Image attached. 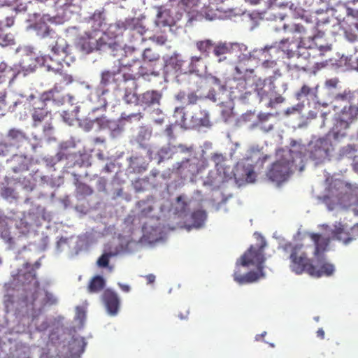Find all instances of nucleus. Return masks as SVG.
<instances>
[{
	"instance_id": "22",
	"label": "nucleus",
	"mask_w": 358,
	"mask_h": 358,
	"mask_svg": "<svg viewBox=\"0 0 358 358\" xmlns=\"http://www.w3.org/2000/svg\"><path fill=\"white\" fill-rule=\"evenodd\" d=\"M252 85L254 86V91L257 93L259 97L260 101L268 96L267 92L264 90L266 85V80L260 78H252Z\"/></svg>"
},
{
	"instance_id": "58",
	"label": "nucleus",
	"mask_w": 358,
	"mask_h": 358,
	"mask_svg": "<svg viewBox=\"0 0 358 358\" xmlns=\"http://www.w3.org/2000/svg\"><path fill=\"white\" fill-rule=\"evenodd\" d=\"M273 115L271 113H260L258 115V119L260 122H264L267 121Z\"/></svg>"
},
{
	"instance_id": "32",
	"label": "nucleus",
	"mask_w": 358,
	"mask_h": 358,
	"mask_svg": "<svg viewBox=\"0 0 358 358\" xmlns=\"http://www.w3.org/2000/svg\"><path fill=\"white\" fill-rule=\"evenodd\" d=\"M15 44V39L10 33H6L5 29L0 27V45L8 46Z\"/></svg>"
},
{
	"instance_id": "33",
	"label": "nucleus",
	"mask_w": 358,
	"mask_h": 358,
	"mask_svg": "<svg viewBox=\"0 0 358 358\" xmlns=\"http://www.w3.org/2000/svg\"><path fill=\"white\" fill-rule=\"evenodd\" d=\"M196 46L200 52L206 55V56H208L210 51L213 47V43L210 40L206 39L203 41H197L196 43Z\"/></svg>"
},
{
	"instance_id": "44",
	"label": "nucleus",
	"mask_w": 358,
	"mask_h": 358,
	"mask_svg": "<svg viewBox=\"0 0 358 358\" xmlns=\"http://www.w3.org/2000/svg\"><path fill=\"white\" fill-rule=\"evenodd\" d=\"M36 28L37 29V35L42 38H45L50 34V29L45 23L37 24Z\"/></svg>"
},
{
	"instance_id": "39",
	"label": "nucleus",
	"mask_w": 358,
	"mask_h": 358,
	"mask_svg": "<svg viewBox=\"0 0 358 358\" xmlns=\"http://www.w3.org/2000/svg\"><path fill=\"white\" fill-rule=\"evenodd\" d=\"M115 254L113 252H105L103 253L98 259L96 262V264L100 268H106L109 267L110 270H112V267L109 266V261L110 258L113 256H114Z\"/></svg>"
},
{
	"instance_id": "24",
	"label": "nucleus",
	"mask_w": 358,
	"mask_h": 358,
	"mask_svg": "<svg viewBox=\"0 0 358 358\" xmlns=\"http://www.w3.org/2000/svg\"><path fill=\"white\" fill-rule=\"evenodd\" d=\"M10 145H15L27 139L25 134L19 129H11L7 135Z\"/></svg>"
},
{
	"instance_id": "37",
	"label": "nucleus",
	"mask_w": 358,
	"mask_h": 358,
	"mask_svg": "<svg viewBox=\"0 0 358 358\" xmlns=\"http://www.w3.org/2000/svg\"><path fill=\"white\" fill-rule=\"evenodd\" d=\"M291 43L288 39L282 40L280 42L278 48L280 49L284 53L286 54L287 58L291 59L295 57V52L289 48Z\"/></svg>"
},
{
	"instance_id": "1",
	"label": "nucleus",
	"mask_w": 358,
	"mask_h": 358,
	"mask_svg": "<svg viewBox=\"0 0 358 358\" xmlns=\"http://www.w3.org/2000/svg\"><path fill=\"white\" fill-rule=\"evenodd\" d=\"M356 97L355 92L347 90L335 95L333 101L336 111L334 122L328 136L336 140L346 136V130L358 119V104H355Z\"/></svg>"
},
{
	"instance_id": "16",
	"label": "nucleus",
	"mask_w": 358,
	"mask_h": 358,
	"mask_svg": "<svg viewBox=\"0 0 358 358\" xmlns=\"http://www.w3.org/2000/svg\"><path fill=\"white\" fill-rule=\"evenodd\" d=\"M310 268L309 275L315 278L331 276L335 271L334 265L327 262L322 263L318 269L313 264H312Z\"/></svg>"
},
{
	"instance_id": "17",
	"label": "nucleus",
	"mask_w": 358,
	"mask_h": 358,
	"mask_svg": "<svg viewBox=\"0 0 358 358\" xmlns=\"http://www.w3.org/2000/svg\"><path fill=\"white\" fill-rule=\"evenodd\" d=\"M179 59L177 54H174L165 60L164 73L166 77L178 78L179 73Z\"/></svg>"
},
{
	"instance_id": "12",
	"label": "nucleus",
	"mask_w": 358,
	"mask_h": 358,
	"mask_svg": "<svg viewBox=\"0 0 358 358\" xmlns=\"http://www.w3.org/2000/svg\"><path fill=\"white\" fill-rule=\"evenodd\" d=\"M203 66L204 64L201 57H192L189 61H180V73H199L201 71Z\"/></svg>"
},
{
	"instance_id": "63",
	"label": "nucleus",
	"mask_w": 358,
	"mask_h": 358,
	"mask_svg": "<svg viewBox=\"0 0 358 358\" xmlns=\"http://www.w3.org/2000/svg\"><path fill=\"white\" fill-rule=\"evenodd\" d=\"M316 334H317V336L318 338H320V339H324V334H324V330H323L322 328H320V329L317 331Z\"/></svg>"
},
{
	"instance_id": "7",
	"label": "nucleus",
	"mask_w": 358,
	"mask_h": 358,
	"mask_svg": "<svg viewBox=\"0 0 358 358\" xmlns=\"http://www.w3.org/2000/svg\"><path fill=\"white\" fill-rule=\"evenodd\" d=\"M180 154L187 155L182 157L180 162V175L184 178L191 177L198 173L199 159L196 157V149L193 145L189 147L180 145Z\"/></svg>"
},
{
	"instance_id": "56",
	"label": "nucleus",
	"mask_w": 358,
	"mask_h": 358,
	"mask_svg": "<svg viewBox=\"0 0 358 358\" xmlns=\"http://www.w3.org/2000/svg\"><path fill=\"white\" fill-rule=\"evenodd\" d=\"M151 39L152 41L155 42L156 43H157L159 45H163L166 42V38L163 36H155L152 37Z\"/></svg>"
},
{
	"instance_id": "43",
	"label": "nucleus",
	"mask_w": 358,
	"mask_h": 358,
	"mask_svg": "<svg viewBox=\"0 0 358 358\" xmlns=\"http://www.w3.org/2000/svg\"><path fill=\"white\" fill-rule=\"evenodd\" d=\"M248 83V80L245 79H239L238 83V87L240 88V90L242 89L245 90V92L241 94L239 98L242 100L246 99L250 95H251V91L248 90L246 85Z\"/></svg>"
},
{
	"instance_id": "47",
	"label": "nucleus",
	"mask_w": 358,
	"mask_h": 358,
	"mask_svg": "<svg viewBox=\"0 0 358 358\" xmlns=\"http://www.w3.org/2000/svg\"><path fill=\"white\" fill-rule=\"evenodd\" d=\"M180 3L185 6L184 10L188 13H193L196 11L194 9V7L197 6L195 3L189 2L188 0H180Z\"/></svg>"
},
{
	"instance_id": "14",
	"label": "nucleus",
	"mask_w": 358,
	"mask_h": 358,
	"mask_svg": "<svg viewBox=\"0 0 358 358\" xmlns=\"http://www.w3.org/2000/svg\"><path fill=\"white\" fill-rule=\"evenodd\" d=\"M49 47L51 48V56L65 60L68 55L69 45L64 38H58L55 41V44L52 43L49 45Z\"/></svg>"
},
{
	"instance_id": "4",
	"label": "nucleus",
	"mask_w": 358,
	"mask_h": 358,
	"mask_svg": "<svg viewBox=\"0 0 358 358\" xmlns=\"http://www.w3.org/2000/svg\"><path fill=\"white\" fill-rule=\"evenodd\" d=\"M277 159L267 172L269 180L281 182L286 180L292 173L294 159L291 150H279L276 152Z\"/></svg>"
},
{
	"instance_id": "49",
	"label": "nucleus",
	"mask_w": 358,
	"mask_h": 358,
	"mask_svg": "<svg viewBox=\"0 0 358 358\" xmlns=\"http://www.w3.org/2000/svg\"><path fill=\"white\" fill-rule=\"evenodd\" d=\"M1 195L6 198H15V191L11 187H3L1 190Z\"/></svg>"
},
{
	"instance_id": "60",
	"label": "nucleus",
	"mask_w": 358,
	"mask_h": 358,
	"mask_svg": "<svg viewBox=\"0 0 358 358\" xmlns=\"http://www.w3.org/2000/svg\"><path fill=\"white\" fill-rule=\"evenodd\" d=\"M255 172L251 170V171H249L248 173H247V178H246V180L249 182H253L255 180Z\"/></svg>"
},
{
	"instance_id": "51",
	"label": "nucleus",
	"mask_w": 358,
	"mask_h": 358,
	"mask_svg": "<svg viewBox=\"0 0 358 358\" xmlns=\"http://www.w3.org/2000/svg\"><path fill=\"white\" fill-rule=\"evenodd\" d=\"M6 92L3 91L0 92V111H4L7 106V102L6 101Z\"/></svg>"
},
{
	"instance_id": "46",
	"label": "nucleus",
	"mask_w": 358,
	"mask_h": 358,
	"mask_svg": "<svg viewBox=\"0 0 358 358\" xmlns=\"http://www.w3.org/2000/svg\"><path fill=\"white\" fill-rule=\"evenodd\" d=\"M43 4V0H34L33 1H29L28 4L23 8L24 11H27L29 13V15H40V13H37L35 11L31 12V6L36 5L38 7H40V6Z\"/></svg>"
},
{
	"instance_id": "53",
	"label": "nucleus",
	"mask_w": 358,
	"mask_h": 358,
	"mask_svg": "<svg viewBox=\"0 0 358 358\" xmlns=\"http://www.w3.org/2000/svg\"><path fill=\"white\" fill-rule=\"evenodd\" d=\"M284 101V97L279 94L276 96L273 99H271L268 105L269 107H273L275 104L282 103Z\"/></svg>"
},
{
	"instance_id": "61",
	"label": "nucleus",
	"mask_w": 358,
	"mask_h": 358,
	"mask_svg": "<svg viewBox=\"0 0 358 358\" xmlns=\"http://www.w3.org/2000/svg\"><path fill=\"white\" fill-rule=\"evenodd\" d=\"M148 284H152L155 281V275L153 274H148L145 275Z\"/></svg>"
},
{
	"instance_id": "5",
	"label": "nucleus",
	"mask_w": 358,
	"mask_h": 358,
	"mask_svg": "<svg viewBox=\"0 0 358 358\" xmlns=\"http://www.w3.org/2000/svg\"><path fill=\"white\" fill-rule=\"evenodd\" d=\"M266 245V240L262 236H260L258 243L250 245L241 256L240 259L241 264L243 266L252 265L256 266L258 271H262L266 260L264 251Z\"/></svg>"
},
{
	"instance_id": "15",
	"label": "nucleus",
	"mask_w": 358,
	"mask_h": 358,
	"mask_svg": "<svg viewBox=\"0 0 358 358\" xmlns=\"http://www.w3.org/2000/svg\"><path fill=\"white\" fill-rule=\"evenodd\" d=\"M41 59L43 61L42 64L46 66L48 71H52L57 74L63 73L64 66L62 62H65V60L50 55L44 56Z\"/></svg>"
},
{
	"instance_id": "21",
	"label": "nucleus",
	"mask_w": 358,
	"mask_h": 358,
	"mask_svg": "<svg viewBox=\"0 0 358 358\" xmlns=\"http://www.w3.org/2000/svg\"><path fill=\"white\" fill-rule=\"evenodd\" d=\"M27 101H29V106L32 107V110L48 109L46 106L47 102L49 101L48 99H44L43 93H42L39 96L31 94L27 98Z\"/></svg>"
},
{
	"instance_id": "25",
	"label": "nucleus",
	"mask_w": 358,
	"mask_h": 358,
	"mask_svg": "<svg viewBox=\"0 0 358 358\" xmlns=\"http://www.w3.org/2000/svg\"><path fill=\"white\" fill-rule=\"evenodd\" d=\"M332 235L334 238L343 241L345 244H348L352 240L349 233L345 231L343 225L341 224L336 227L332 231Z\"/></svg>"
},
{
	"instance_id": "35",
	"label": "nucleus",
	"mask_w": 358,
	"mask_h": 358,
	"mask_svg": "<svg viewBox=\"0 0 358 358\" xmlns=\"http://www.w3.org/2000/svg\"><path fill=\"white\" fill-rule=\"evenodd\" d=\"M30 224L22 219L15 222V229L18 231L19 237L27 235L30 231Z\"/></svg>"
},
{
	"instance_id": "13",
	"label": "nucleus",
	"mask_w": 358,
	"mask_h": 358,
	"mask_svg": "<svg viewBox=\"0 0 358 358\" xmlns=\"http://www.w3.org/2000/svg\"><path fill=\"white\" fill-rule=\"evenodd\" d=\"M310 237L315 244L314 255L317 258H319V257L327 250L330 243V238L315 233L310 234Z\"/></svg>"
},
{
	"instance_id": "52",
	"label": "nucleus",
	"mask_w": 358,
	"mask_h": 358,
	"mask_svg": "<svg viewBox=\"0 0 358 358\" xmlns=\"http://www.w3.org/2000/svg\"><path fill=\"white\" fill-rule=\"evenodd\" d=\"M225 159V157L222 154L215 153L212 156V160L216 166L221 164Z\"/></svg>"
},
{
	"instance_id": "42",
	"label": "nucleus",
	"mask_w": 358,
	"mask_h": 358,
	"mask_svg": "<svg viewBox=\"0 0 358 358\" xmlns=\"http://www.w3.org/2000/svg\"><path fill=\"white\" fill-rule=\"evenodd\" d=\"M142 117L143 115L140 112L130 114H127L125 112H124L121 115L122 120L129 122H132L134 121L138 122L141 120Z\"/></svg>"
},
{
	"instance_id": "18",
	"label": "nucleus",
	"mask_w": 358,
	"mask_h": 358,
	"mask_svg": "<svg viewBox=\"0 0 358 358\" xmlns=\"http://www.w3.org/2000/svg\"><path fill=\"white\" fill-rule=\"evenodd\" d=\"M263 276V270L262 271L257 270L256 272L250 271L245 275H241L238 272L234 273V280L240 285L254 282Z\"/></svg>"
},
{
	"instance_id": "10",
	"label": "nucleus",
	"mask_w": 358,
	"mask_h": 358,
	"mask_svg": "<svg viewBox=\"0 0 358 358\" xmlns=\"http://www.w3.org/2000/svg\"><path fill=\"white\" fill-rule=\"evenodd\" d=\"M206 217L205 210L200 209L194 210L188 219L183 221V225L180 226V228H185L187 231H189L192 228H200L203 225Z\"/></svg>"
},
{
	"instance_id": "57",
	"label": "nucleus",
	"mask_w": 358,
	"mask_h": 358,
	"mask_svg": "<svg viewBox=\"0 0 358 358\" xmlns=\"http://www.w3.org/2000/svg\"><path fill=\"white\" fill-rule=\"evenodd\" d=\"M59 75L62 77L61 80L65 82L66 84H69V83H72V81H73L72 76H70V75L66 74L64 72V69H63V73L62 74H59Z\"/></svg>"
},
{
	"instance_id": "23",
	"label": "nucleus",
	"mask_w": 358,
	"mask_h": 358,
	"mask_svg": "<svg viewBox=\"0 0 358 358\" xmlns=\"http://www.w3.org/2000/svg\"><path fill=\"white\" fill-rule=\"evenodd\" d=\"M106 282L102 276L96 275L90 282L87 291L89 293H96L105 287Z\"/></svg>"
},
{
	"instance_id": "41",
	"label": "nucleus",
	"mask_w": 358,
	"mask_h": 358,
	"mask_svg": "<svg viewBox=\"0 0 358 358\" xmlns=\"http://www.w3.org/2000/svg\"><path fill=\"white\" fill-rule=\"evenodd\" d=\"M159 54L153 51L151 48H146L143 53V58L145 62H156L159 60Z\"/></svg>"
},
{
	"instance_id": "34",
	"label": "nucleus",
	"mask_w": 358,
	"mask_h": 358,
	"mask_svg": "<svg viewBox=\"0 0 358 358\" xmlns=\"http://www.w3.org/2000/svg\"><path fill=\"white\" fill-rule=\"evenodd\" d=\"M120 72V69L115 71H105L101 73V84L106 86L108 85L112 80H115L117 74Z\"/></svg>"
},
{
	"instance_id": "19",
	"label": "nucleus",
	"mask_w": 358,
	"mask_h": 358,
	"mask_svg": "<svg viewBox=\"0 0 358 358\" xmlns=\"http://www.w3.org/2000/svg\"><path fill=\"white\" fill-rule=\"evenodd\" d=\"M43 97L48 101H52L57 105H62L66 100V94L62 90L55 87L43 92Z\"/></svg>"
},
{
	"instance_id": "11",
	"label": "nucleus",
	"mask_w": 358,
	"mask_h": 358,
	"mask_svg": "<svg viewBox=\"0 0 358 358\" xmlns=\"http://www.w3.org/2000/svg\"><path fill=\"white\" fill-rule=\"evenodd\" d=\"M102 298L109 314L116 315L120 307V299L117 294L110 289H106L103 293Z\"/></svg>"
},
{
	"instance_id": "27",
	"label": "nucleus",
	"mask_w": 358,
	"mask_h": 358,
	"mask_svg": "<svg viewBox=\"0 0 358 358\" xmlns=\"http://www.w3.org/2000/svg\"><path fill=\"white\" fill-rule=\"evenodd\" d=\"M234 46H237V44L227 42L219 43L214 47L213 52L217 57H220L222 55L230 53Z\"/></svg>"
},
{
	"instance_id": "26",
	"label": "nucleus",
	"mask_w": 358,
	"mask_h": 358,
	"mask_svg": "<svg viewBox=\"0 0 358 358\" xmlns=\"http://www.w3.org/2000/svg\"><path fill=\"white\" fill-rule=\"evenodd\" d=\"M31 114L34 127H38L48 116H50V112L48 109L31 110Z\"/></svg>"
},
{
	"instance_id": "64",
	"label": "nucleus",
	"mask_w": 358,
	"mask_h": 358,
	"mask_svg": "<svg viewBox=\"0 0 358 358\" xmlns=\"http://www.w3.org/2000/svg\"><path fill=\"white\" fill-rule=\"evenodd\" d=\"M331 50V48L329 46H320L319 50L320 51V55H322L324 54V52H327Z\"/></svg>"
},
{
	"instance_id": "36",
	"label": "nucleus",
	"mask_w": 358,
	"mask_h": 358,
	"mask_svg": "<svg viewBox=\"0 0 358 358\" xmlns=\"http://www.w3.org/2000/svg\"><path fill=\"white\" fill-rule=\"evenodd\" d=\"M76 194L82 197H85L91 195L93 193V189L87 184L78 182L76 186Z\"/></svg>"
},
{
	"instance_id": "2",
	"label": "nucleus",
	"mask_w": 358,
	"mask_h": 358,
	"mask_svg": "<svg viewBox=\"0 0 358 358\" xmlns=\"http://www.w3.org/2000/svg\"><path fill=\"white\" fill-rule=\"evenodd\" d=\"M92 27L94 31L92 33L85 32L78 38L77 47L84 53L89 54L95 49H101L103 46L115 45V43H107L108 36L104 35L97 38L98 33L96 31L103 24V19L101 13L94 14L91 18Z\"/></svg>"
},
{
	"instance_id": "29",
	"label": "nucleus",
	"mask_w": 358,
	"mask_h": 358,
	"mask_svg": "<svg viewBox=\"0 0 358 358\" xmlns=\"http://www.w3.org/2000/svg\"><path fill=\"white\" fill-rule=\"evenodd\" d=\"M13 161L18 163L17 165H15L13 167L14 172L17 173L28 170L29 160L27 157L23 155H15L13 157Z\"/></svg>"
},
{
	"instance_id": "28",
	"label": "nucleus",
	"mask_w": 358,
	"mask_h": 358,
	"mask_svg": "<svg viewBox=\"0 0 358 358\" xmlns=\"http://www.w3.org/2000/svg\"><path fill=\"white\" fill-rule=\"evenodd\" d=\"M139 20V19L136 17L127 18L124 21L117 22L116 26L120 29L129 30L131 34Z\"/></svg>"
},
{
	"instance_id": "45",
	"label": "nucleus",
	"mask_w": 358,
	"mask_h": 358,
	"mask_svg": "<svg viewBox=\"0 0 358 358\" xmlns=\"http://www.w3.org/2000/svg\"><path fill=\"white\" fill-rule=\"evenodd\" d=\"M1 237L10 245L14 243V236H12L11 231L8 228H3L1 231Z\"/></svg>"
},
{
	"instance_id": "55",
	"label": "nucleus",
	"mask_w": 358,
	"mask_h": 358,
	"mask_svg": "<svg viewBox=\"0 0 358 358\" xmlns=\"http://www.w3.org/2000/svg\"><path fill=\"white\" fill-rule=\"evenodd\" d=\"M277 63L274 60H265L262 63V66L265 69H274L276 67Z\"/></svg>"
},
{
	"instance_id": "50",
	"label": "nucleus",
	"mask_w": 358,
	"mask_h": 358,
	"mask_svg": "<svg viewBox=\"0 0 358 358\" xmlns=\"http://www.w3.org/2000/svg\"><path fill=\"white\" fill-rule=\"evenodd\" d=\"M344 29H345L344 33H345V38L348 41L353 42L357 40V35L353 32L352 29L351 27L349 29H348L346 28H344Z\"/></svg>"
},
{
	"instance_id": "62",
	"label": "nucleus",
	"mask_w": 358,
	"mask_h": 358,
	"mask_svg": "<svg viewBox=\"0 0 358 358\" xmlns=\"http://www.w3.org/2000/svg\"><path fill=\"white\" fill-rule=\"evenodd\" d=\"M348 15H351L354 17L358 18V10H354L353 9H348Z\"/></svg>"
},
{
	"instance_id": "6",
	"label": "nucleus",
	"mask_w": 358,
	"mask_h": 358,
	"mask_svg": "<svg viewBox=\"0 0 358 358\" xmlns=\"http://www.w3.org/2000/svg\"><path fill=\"white\" fill-rule=\"evenodd\" d=\"M29 60L30 63L28 66L24 64V61L20 65L15 64L13 66L8 65L5 62H1L0 63V85L6 82L11 85L22 71H25L24 75L33 72L36 67L34 59L29 57Z\"/></svg>"
},
{
	"instance_id": "38",
	"label": "nucleus",
	"mask_w": 358,
	"mask_h": 358,
	"mask_svg": "<svg viewBox=\"0 0 358 358\" xmlns=\"http://www.w3.org/2000/svg\"><path fill=\"white\" fill-rule=\"evenodd\" d=\"M138 206L141 208V214L143 217L150 216L154 208V206L150 200L141 201L138 202Z\"/></svg>"
},
{
	"instance_id": "59",
	"label": "nucleus",
	"mask_w": 358,
	"mask_h": 358,
	"mask_svg": "<svg viewBox=\"0 0 358 358\" xmlns=\"http://www.w3.org/2000/svg\"><path fill=\"white\" fill-rule=\"evenodd\" d=\"M8 152V146L5 143H0V155H6Z\"/></svg>"
},
{
	"instance_id": "48",
	"label": "nucleus",
	"mask_w": 358,
	"mask_h": 358,
	"mask_svg": "<svg viewBox=\"0 0 358 358\" xmlns=\"http://www.w3.org/2000/svg\"><path fill=\"white\" fill-rule=\"evenodd\" d=\"M145 32V27L142 25L141 20H139L138 24L136 26V28L134 29L131 36H134L136 34H138V36L141 38V40L143 41V38H142V36Z\"/></svg>"
},
{
	"instance_id": "40",
	"label": "nucleus",
	"mask_w": 358,
	"mask_h": 358,
	"mask_svg": "<svg viewBox=\"0 0 358 358\" xmlns=\"http://www.w3.org/2000/svg\"><path fill=\"white\" fill-rule=\"evenodd\" d=\"M123 99L127 103H134L136 105L138 104L140 101L136 92L131 90L125 91Z\"/></svg>"
},
{
	"instance_id": "20",
	"label": "nucleus",
	"mask_w": 358,
	"mask_h": 358,
	"mask_svg": "<svg viewBox=\"0 0 358 358\" xmlns=\"http://www.w3.org/2000/svg\"><path fill=\"white\" fill-rule=\"evenodd\" d=\"M162 94L157 91H147L141 95L140 103L148 106L159 104Z\"/></svg>"
},
{
	"instance_id": "54",
	"label": "nucleus",
	"mask_w": 358,
	"mask_h": 358,
	"mask_svg": "<svg viewBox=\"0 0 358 358\" xmlns=\"http://www.w3.org/2000/svg\"><path fill=\"white\" fill-rule=\"evenodd\" d=\"M338 83V80L337 78H331L326 80L325 85L329 88H336Z\"/></svg>"
},
{
	"instance_id": "3",
	"label": "nucleus",
	"mask_w": 358,
	"mask_h": 358,
	"mask_svg": "<svg viewBox=\"0 0 358 358\" xmlns=\"http://www.w3.org/2000/svg\"><path fill=\"white\" fill-rule=\"evenodd\" d=\"M282 248L283 251L288 255L291 271L297 275L304 272L309 275L310 267L313 264L307 253L303 250V245L288 242Z\"/></svg>"
},
{
	"instance_id": "31",
	"label": "nucleus",
	"mask_w": 358,
	"mask_h": 358,
	"mask_svg": "<svg viewBox=\"0 0 358 358\" xmlns=\"http://www.w3.org/2000/svg\"><path fill=\"white\" fill-rule=\"evenodd\" d=\"M317 94V87H311L307 85H303L300 90L296 93L297 99H301L303 97H315Z\"/></svg>"
},
{
	"instance_id": "8",
	"label": "nucleus",
	"mask_w": 358,
	"mask_h": 358,
	"mask_svg": "<svg viewBox=\"0 0 358 358\" xmlns=\"http://www.w3.org/2000/svg\"><path fill=\"white\" fill-rule=\"evenodd\" d=\"M331 146V141L327 137L312 141L310 145V157L317 162H323L329 157Z\"/></svg>"
},
{
	"instance_id": "30",
	"label": "nucleus",
	"mask_w": 358,
	"mask_h": 358,
	"mask_svg": "<svg viewBox=\"0 0 358 358\" xmlns=\"http://www.w3.org/2000/svg\"><path fill=\"white\" fill-rule=\"evenodd\" d=\"M295 57L298 61L294 62L291 61L288 63L287 66L289 69H295L297 70H303L306 71L308 68V65L306 64V59L305 57H301L299 54L295 53Z\"/></svg>"
},
{
	"instance_id": "9",
	"label": "nucleus",
	"mask_w": 358,
	"mask_h": 358,
	"mask_svg": "<svg viewBox=\"0 0 358 358\" xmlns=\"http://www.w3.org/2000/svg\"><path fill=\"white\" fill-rule=\"evenodd\" d=\"M315 25L306 22V25L296 24L294 31L300 34L299 47L312 48L313 40L315 38Z\"/></svg>"
}]
</instances>
